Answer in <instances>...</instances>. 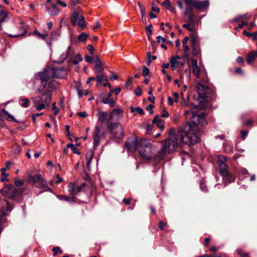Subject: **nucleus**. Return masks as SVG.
Returning <instances> with one entry per match:
<instances>
[{
	"label": "nucleus",
	"mask_w": 257,
	"mask_h": 257,
	"mask_svg": "<svg viewBox=\"0 0 257 257\" xmlns=\"http://www.w3.org/2000/svg\"><path fill=\"white\" fill-rule=\"evenodd\" d=\"M198 128L196 123L187 122L182 127L179 128L177 134L174 136L173 135L175 130L173 128H171L169 134L172 136L166 140L162 141V148L155 155V160H163L167 154L175 151L182 144L191 146L199 143L200 140L197 134L198 132Z\"/></svg>",
	"instance_id": "f257e3e1"
},
{
	"label": "nucleus",
	"mask_w": 257,
	"mask_h": 257,
	"mask_svg": "<svg viewBox=\"0 0 257 257\" xmlns=\"http://www.w3.org/2000/svg\"><path fill=\"white\" fill-rule=\"evenodd\" d=\"M139 153L140 156L146 160H149L152 155V147L146 140H140V148Z\"/></svg>",
	"instance_id": "f03ea898"
},
{
	"label": "nucleus",
	"mask_w": 257,
	"mask_h": 257,
	"mask_svg": "<svg viewBox=\"0 0 257 257\" xmlns=\"http://www.w3.org/2000/svg\"><path fill=\"white\" fill-rule=\"evenodd\" d=\"M107 126L110 130L111 137L118 140L123 138L124 136L123 128L119 123H107Z\"/></svg>",
	"instance_id": "7ed1b4c3"
},
{
	"label": "nucleus",
	"mask_w": 257,
	"mask_h": 257,
	"mask_svg": "<svg viewBox=\"0 0 257 257\" xmlns=\"http://www.w3.org/2000/svg\"><path fill=\"white\" fill-rule=\"evenodd\" d=\"M217 164L219 166V174L223 177V179L230 183L234 182L235 180L234 177L228 172L227 165L221 160L218 161Z\"/></svg>",
	"instance_id": "20e7f679"
},
{
	"label": "nucleus",
	"mask_w": 257,
	"mask_h": 257,
	"mask_svg": "<svg viewBox=\"0 0 257 257\" xmlns=\"http://www.w3.org/2000/svg\"><path fill=\"white\" fill-rule=\"evenodd\" d=\"M27 181L29 183L32 184L37 188H45L47 187V182L39 174L35 176L29 175Z\"/></svg>",
	"instance_id": "39448f33"
},
{
	"label": "nucleus",
	"mask_w": 257,
	"mask_h": 257,
	"mask_svg": "<svg viewBox=\"0 0 257 257\" xmlns=\"http://www.w3.org/2000/svg\"><path fill=\"white\" fill-rule=\"evenodd\" d=\"M71 22L73 26L77 25L81 29L86 27L84 16L79 15L77 11H74L71 17Z\"/></svg>",
	"instance_id": "423d86ee"
},
{
	"label": "nucleus",
	"mask_w": 257,
	"mask_h": 257,
	"mask_svg": "<svg viewBox=\"0 0 257 257\" xmlns=\"http://www.w3.org/2000/svg\"><path fill=\"white\" fill-rule=\"evenodd\" d=\"M125 147L126 149L132 152H135L137 149L139 150L140 148V140L138 141L136 138L129 139L125 142Z\"/></svg>",
	"instance_id": "0eeeda50"
},
{
	"label": "nucleus",
	"mask_w": 257,
	"mask_h": 257,
	"mask_svg": "<svg viewBox=\"0 0 257 257\" xmlns=\"http://www.w3.org/2000/svg\"><path fill=\"white\" fill-rule=\"evenodd\" d=\"M48 74H50L49 70H48L43 72H39L35 76V80L40 81L42 85V86H43V88L45 87L47 80L50 79L48 78Z\"/></svg>",
	"instance_id": "6e6552de"
},
{
	"label": "nucleus",
	"mask_w": 257,
	"mask_h": 257,
	"mask_svg": "<svg viewBox=\"0 0 257 257\" xmlns=\"http://www.w3.org/2000/svg\"><path fill=\"white\" fill-rule=\"evenodd\" d=\"M123 115L122 110L120 108L114 109L109 116L108 123L111 120H119Z\"/></svg>",
	"instance_id": "1a4fd4ad"
},
{
	"label": "nucleus",
	"mask_w": 257,
	"mask_h": 257,
	"mask_svg": "<svg viewBox=\"0 0 257 257\" xmlns=\"http://www.w3.org/2000/svg\"><path fill=\"white\" fill-rule=\"evenodd\" d=\"M196 90L198 94L202 98L208 97L207 94L210 91L208 87L205 85H202L200 83H198L196 86Z\"/></svg>",
	"instance_id": "9d476101"
},
{
	"label": "nucleus",
	"mask_w": 257,
	"mask_h": 257,
	"mask_svg": "<svg viewBox=\"0 0 257 257\" xmlns=\"http://www.w3.org/2000/svg\"><path fill=\"white\" fill-rule=\"evenodd\" d=\"M51 95L49 93L43 94L40 97L35 98L34 99L35 105H38L39 102L45 103L46 105H49L50 102Z\"/></svg>",
	"instance_id": "9b49d317"
},
{
	"label": "nucleus",
	"mask_w": 257,
	"mask_h": 257,
	"mask_svg": "<svg viewBox=\"0 0 257 257\" xmlns=\"http://www.w3.org/2000/svg\"><path fill=\"white\" fill-rule=\"evenodd\" d=\"M191 66L192 72L197 78H200L201 70L198 65L197 60L195 59H191Z\"/></svg>",
	"instance_id": "f8f14e48"
},
{
	"label": "nucleus",
	"mask_w": 257,
	"mask_h": 257,
	"mask_svg": "<svg viewBox=\"0 0 257 257\" xmlns=\"http://www.w3.org/2000/svg\"><path fill=\"white\" fill-rule=\"evenodd\" d=\"M70 49L71 47L69 46L59 52V57L58 60L57 61L58 63L63 62L68 57L69 54L70 53Z\"/></svg>",
	"instance_id": "ddd939ff"
},
{
	"label": "nucleus",
	"mask_w": 257,
	"mask_h": 257,
	"mask_svg": "<svg viewBox=\"0 0 257 257\" xmlns=\"http://www.w3.org/2000/svg\"><path fill=\"white\" fill-rule=\"evenodd\" d=\"M46 8L49 15L52 16H56L60 12V10L54 4H51L50 6L47 7Z\"/></svg>",
	"instance_id": "4468645a"
},
{
	"label": "nucleus",
	"mask_w": 257,
	"mask_h": 257,
	"mask_svg": "<svg viewBox=\"0 0 257 257\" xmlns=\"http://www.w3.org/2000/svg\"><path fill=\"white\" fill-rule=\"evenodd\" d=\"M104 66L101 63L100 59L98 56H95V66L94 69L96 71L97 73H101L103 71Z\"/></svg>",
	"instance_id": "2eb2a0df"
},
{
	"label": "nucleus",
	"mask_w": 257,
	"mask_h": 257,
	"mask_svg": "<svg viewBox=\"0 0 257 257\" xmlns=\"http://www.w3.org/2000/svg\"><path fill=\"white\" fill-rule=\"evenodd\" d=\"M50 74H48L49 78H61V73L63 71L62 69H59L55 68H52L48 70Z\"/></svg>",
	"instance_id": "dca6fc26"
},
{
	"label": "nucleus",
	"mask_w": 257,
	"mask_h": 257,
	"mask_svg": "<svg viewBox=\"0 0 257 257\" xmlns=\"http://www.w3.org/2000/svg\"><path fill=\"white\" fill-rule=\"evenodd\" d=\"M100 130L98 127H95V132L93 135V148L95 150L96 149L100 143V136H99Z\"/></svg>",
	"instance_id": "f3484780"
},
{
	"label": "nucleus",
	"mask_w": 257,
	"mask_h": 257,
	"mask_svg": "<svg viewBox=\"0 0 257 257\" xmlns=\"http://www.w3.org/2000/svg\"><path fill=\"white\" fill-rule=\"evenodd\" d=\"M209 5L208 1H200L198 0H194L192 6H194L197 9H201L207 7Z\"/></svg>",
	"instance_id": "a211bd4d"
},
{
	"label": "nucleus",
	"mask_w": 257,
	"mask_h": 257,
	"mask_svg": "<svg viewBox=\"0 0 257 257\" xmlns=\"http://www.w3.org/2000/svg\"><path fill=\"white\" fill-rule=\"evenodd\" d=\"M152 123L156 125L158 128H159L161 131H163L164 129V122L162 121L161 119L159 118V116L158 115H156Z\"/></svg>",
	"instance_id": "6ab92c4d"
},
{
	"label": "nucleus",
	"mask_w": 257,
	"mask_h": 257,
	"mask_svg": "<svg viewBox=\"0 0 257 257\" xmlns=\"http://www.w3.org/2000/svg\"><path fill=\"white\" fill-rule=\"evenodd\" d=\"M13 189L14 186L12 184L5 185L0 192L3 196L8 197Z\"/></svg>",
	"instance_id": "aec40b11"
},
{
	"label": "nucleus",
	"mask_w": 257,
	"mask_h": 257,
	"mask_svg": "<svg viewBox=\"0 0 257 257\" xmlns=\"http://www.w3.org/2000/svg\"><path fill=\"white\" fill-rule=\"evenodd\" d=\"M111 92H109L107 96L102 99V101L104 104H108L110 107H113L115 105V101L113 99H111Z\"/></svg>",
	"instance_id": "412c9836"
},
{
	"label": "nucleus",
	"mask_w": 257,
	"mask_h": 257,
	"mask_svg": "<svg viewBox=\"0 0 257 257\" xmlns=\"http://www.w3.org/2000/svg\"><path fill=\"white\" fill-rule=\"evenodd\" d=\"M180 59L181 57L177 55L171 58L170 60V64L172 70H174L177 68L178 65L179 64L178 60Z\"/></svg>",
	"instance_id": "4be33fe9"
},
{
	"label": "nucleus",
	"mask_w": 257,
	"mask_h": 257,
	"mask_svg": "<svg viewBox=\"0 0 257 257\" xmlns=\"http://www.w3.org/2000/svg\"><path fill=\"white\" fill-rule=\"evenodd\" d=\"M93 156L94 152L92 151H88L85 155V158L86 160V166L88 170H90V164Z\"/></svg>",
	"instance_id": "5701e85b"
},
{
	"label": "nucleus",
	"mask_w": 257,
	"mask_h": 257,
	"mask_svg": "<svg viewBox=\"0 0 257 257\" xmlns=\"http://www.w3.org/2000/svg\"><path fill=\"white\" fill-rule=\"evenodd\" d=\"M19 32L16 34V35H10V36L11 38H17L19 37L24 34H25L27 30L26 28L24 26V24L22 22H21V25L20 26L19 28Z\"/></svg>",
	"instance_id": "b1692460"
},
{
	"label": "nucleus",
	"mask_w": 257,
	"mask_h": 257,
	"mask_svg": "<svg viewBox=\"0 0 257 257\" xmlns=\"http://www.w3.org/2000/svg\"><path fill=\"white\" fill-rule=\"evenodd\" d=\"M255 58H257V51H253L249 53L246 56V61L248 64L254 61Z\"/></svg>",
	"instance_id": "393cba45"
},
{
	"label": "nucleus",
	"mask_w": 257,
	"mask_h": 257,
	"mask_svg": "<svg viewBox=\"0 0 257 257\" xmlns=\"http://www.w3.org/2000/svg\"><path fill=\"white\" fill-rule=\"evenodd\" d=\"M23 191L20 189H13L9 194L8 198L11 199H15L18 195L22 193Z\"/></svg>",
	"instance_id": "a878e982"
},
{
	"label": "nucleus",
	"mask_w": 257,
	"mask_h": 257,
	"mask_svg": "<svg viewBox=\"0 0 257 257\" xmlns=\"http://www.w3.org/2000/svg\"><path fill=\"white\" fill-rule=\"evenodd\" d=\"M250 17H251V16L247 14L239 15L237 17H235L233 19V22H240V21H241V20H243V21L248 20L250 18Z\"/></svg>",
	"instance_id": "bb28decb"
},
{
	"label": "nucleus",
	"mask_w": 257,
	"mask_h": 257,
	"mask_svg": "<svg viewBox=\"0 0 257 257\" xmlns=\"http://www.w3.org/2000/svg\"><path fill=\"white\" fill-rule=\"evenodd\" d=\"M195 18V16L193 15H190L185 19V21L187 22V23L194 25Z\"/></svg>",
	"instance_id": "cd10ccee"
},
{
	"label": "nucleus",
	"mask_w": 257,
	"mask_h": 257,
	"mask_svg": "<svg viewBox=\"0 0 257 257\" xmlns=\"http://www.w3.org/2000/svg\"><path fill=\"white\" fill-rule=\"evenodd\" d=\"M68 190L70 194H75V184L74 183H70L68 184Z\"/></svg>",
	"instance_id": "c85d7f7f"
},
{
	"label": "nucleus",
	"mask_w": 257,
	"mask_h": 257,
	"mask_svg": "<svg viewBox=\"0 0 257 257\" xmlns=\"http://www.w3.org/2000/svg\"><path fill=\"white\" fill-rule=\"evenodd\" d=\"M97 82L98 84L101 83L103 81H107V78L103 75H99L96 76Z\"/></svg>",
	"instance_id": "c756f323"
},
{
	"label": "nucleus",
	"mask_w": 257,
	"mask_h": 257,
	"mask_svg": "<svg viewBox=\"0 0 257 257\" xmlns=\"http://www.w3.org/2000/svg\"><path fill=\"white\" fill-rule=\"evenodd\" d=\"M88 37V34L85 33H82L78 36L77 38L79 41L80 42H85L86 40Z\"/></svg>",
	"instance_id": "7c9ffc66"
},
{
	"label": "nucleus",
	"mask_w": 257,
	"mask_h": 257,
	"mask_svg": "<svg viewBox=\"0 0 257 257\" xmlns=\"http://www.w3.org/2000/svg\"><path fill=\"white\" fill-rule=\"evenodd\" d=\"M131 111L132 113H134L137 111L140 114H143L144 113V110L140 107L135 108L134 107H131Z\"/></svg>",
	"instance_id": "2f4dec72"
},
{
	"label": "nucleus",
	"mask_w": 257,
	"mask_h": 257,
	"mask_svg": "<svg viewBox=\"0 0 257 257\" xmlns=\"http://www.w3.org/2000/svg\"><path fill=\"white\" fill-rule=\"evenodd\" d=\"M183 100H182L181 102V104L182 107L187 106L191 109L193 108L192 104H189L188 100H185L184 98H183ZM187 99H188V97H187Z\"/></svg>",
	"instance_id": "473e14b6"
},
{
	"label": "nucleus",
	"mask_w": 257,
	"mask_h": 257,
	"mask_svg": "<svg viewBox=\"0 0 257 257\" xmlns=\"http://www.w3.org/2000/svg\"><path fill=\"white\" fill-rule=\"evenodd\" d=\"M162 5L170 11H173V9L169 3V0H165V1L162 3Z\"/></svg>",
	"instance_id": "72a5a7b5"
},
{
	"label": "nucleus",
	"mask_w": 257,
	"mask_h": 257,
	"mask_svg": "<svg viewBox=\"0 0 257 257\" xmlns=\"http://www.w3.org/2000/svg\"><path fill=\"white\" fill-rule=\"evenodd\" d=\"M107 116V112L106 111H103L99 114L98 117V120L101 122L105 121Z\"/></svg>",
	"instance_id": "f704fd0d"
},
{
	"label": "nucleus",
	"mask_w": 257,
	"mask_h": 257,
	"mask_svg": "<svg viewBox=\"0 0 257 257\" xmlns=\"http://www.w3.org/2000/svg\"><path fill=\"white\" fill-rule=\"evenodd\" d=\"M34 33L36 35H37V36H38L39 37L41 38L43 40H45L48 36V34L47 33L41 34L37 30L35 31Z\"/></svg>",
	"instance_id": "c9c22d12"
},
{
	"label": "nucleus",
	"mask_w": 257,
	"mask_h": 257,
	"mask_svg": "<svg viewBox=\"0 0 257 257\" xmlns=\"http://www.w3.org/2000/svg\"><path fill=\"white\" fill-rule=\"evenodd\" d=\"M67 147L68 148H71V150L73 151L74 153L80 154V152L77 150V149L72 144H67Z\"/></svg>",
	"instance_id": "e433bc0d"
},
{
	"label": "nucleus",
	"mask_w": 257,
	"mask_h": 257,
	"mask_svg": "<svg viewBox=\"0 0 257 257\" xmlns=\"http://www.w3.org/2000/svg\"><path fill=\"white\" fill-rule=\"evenodd\" d=\"M193 26L194 25H191L190 24L186 23V24H184L183 25V27L184 28H186L189 31H192L193 30V29H194Z\"/></svg>",
	"instance_id": "4c0bfd02"
},
{
	"label": "nucleus",
	"mask_w": 257,
	"mask_h": 257,
	"mask_svg": "<svg viewBox=\"0 0 257 257\" xmlns=\"http://www.w3.org/2000/svg\"><path fill=\"white\" fill-rule=\"evenodd\" d=\"M54 255H56L58 253H62V251L59 246H56L53 248Z\"/></svg>",
	"instance_id": "58836bf2"
},
{
	"label": "nucleus",
	"mask_w": 257,
	"mask_h": 257,
	"mask_svg": "<svg viewBox=\"0 0 257 257\" xmlns=\"http://www.w3.org/2000/svg\"><path fill=\"white\" fill-rule=\"evenodd\" d=\"M200 187L202 191L204 192L207 191V188L205 184L204 180L202 179L200 182Z\"/></svg>",
	"instance_id": "ea45409f"
},
{
	"label": "nucleus",
	"mask_w": 257,
	"mask_h": 257,
	"mask_svg": "<svg viewBox=\"0 0 257 257\" xmlns=\"http://www.w3.org/2000/svg\"><path fill=\"white\" fill-rule=\"evenodd\" d=\"M4 201L7 203V208L6 210L5 211H6L7 213L8 211H11L13 209V206L12 205H11L7 200H4Z\"/></svg>",
	"instance_id": "a19ab883"
},
{
	"label": "nucleus",
	"mask_w": 257,
	"mask_h": 257,
	"mask_svg": "<svg viewBox=\"0 0 257 257\" xmlns=\"http://www.w3.org/2000/svg\"><path fill=\"white\" fill-rule=\"evenodd\" d=\"M15 184L18 187L22 186L24 184V182L18 178H16L15 180Z\"/></svg>",
	"instance_id": "79ce46f5"
},
{
	"label": "nucleus",
	"mask_w": 257,
	"mask_h": 257,
	"mask_svg": "<svg viewBox=\"0 0 257 257\" xmlns=\"http://www.w3.org/2000/svg\"><path fill=\"white\" fill-rule=\"evenodd\" d=\"M150 73V70L149 68H148L146 66H144L143 67V75L144 76H147L149 75Z\"/></svg>",
	"instance_id": "37998d69"
},
{
	"label": "nucleus",
	"mask_w": 257,
	"mask_h": 257,
	"mask_svg": "<svg viewBox=\"0 0 257 257\" xmlns=\"http://www.w3.org/2000/svg\"><path fill=\"white\" fill-rule=\"evenodd\" d=\"M40 104L38 105V106H37V110L38 111H40L42 109H44L46 105L45 103H43V102H40Z\"/></svg>",
	"instance_id": "c03bdc74"
},
{
	"label": "nucleus",
	"mask_w": 257,
	"mask_h": 257,
	"mask_svg": "<svg viewBox=\"0 0 257 257\" xmlns=\"http://www.w3.org/2000/svg\"><path fill=\"white\" fill-rule=\"evenodd\" d=\"M85 60L87 62L91 63L94 60H95V57H92L90 56L87 55L85 57Z\"/></svg>",
	"instance_id": "a18cd8bd"
},
{
	"label": "nucleus",
	"mask_w": 257,
	"mask_h": 257,
	"mask_svg": "<svg viewBox=\"0 0 257 257\" xmlns=\"http://www.w3.org/2000/svg\"><path fill=\"white\" fill-rule=\"evenodd\" d=\"M183 49L185 52L184 57H187L188 56V51L189 50V47L187 45H183Z\"/></svg>",
	"instance_id": "49530a36"
},
{
	"label": "nucleus",
	"mask_w": 257,
	"mask_h": 257,
	"mask_svg": "<svg viewBox=\"0 0 257 257\" xmlns=\"http://www.w3.org/2000/svg\"><path fill=\"white\" fill-rule=\"evenodd\" d=\"M87 49L91 55L94 54V49L91 44L87 45Z\"/></svg>",
	"instance_id": "de8ad7c7"
},
{
	"label": "nucleus",
	"mask_w": 257,
	"mask_h": 257,
	"mask_svg": "<svg viewBox=\"0 0 257 257\" xmlns=\"http://www.w3.org/2000/svg\"><path fill=\"white\" fill-rule=\"evenodd\" d=\"M198 119L199 121V123L202 122V123L204 121V122H206L205 118L204 117V115L203 114L197 115Z\"/></svg>",
	"instance_id": "09e8293b"
},
{
	"label": "nucleus",
	"mask_w": 257,
	"mask_h": 257,
	"mask_svg": "<svg viewBox=\"0 0 257 257\" xmlns=\"http://www.w3.org/2000/svg\"><path fill=\"white\" fill-rule=\"evenodd\" d=\"M56 4L57 5L61 6L64 8H65L67 7V5L65 2H62L61 0H57L56 1Z\"/></svg>",
	"instance_id": "8fccbe9b"
},
{
	"label": "nucleus",
	"mask_w": 257,
	"mask_h": 257,
	"mask_svg": "<svg viewBox=\"0 0 257 257\" xmlns=\"http://www.w3.org/2000/svg\"><path fill=\"white\" fill-rule=\"evenodd\" d=\"M22 100L24 101V102L22 104V106L25 107H27L29 105V100L27 98L22 99Z\"/></svg>",
	"instance_id": "3c124183"
},
{
	"label": "nucleus",
	"mask_w": 257,
	"mask_h": 257,
	"mask_svg": "<svg viewBox=\"0 0 257 257\" xmlns=\"http://www.w3.org/2000/svg\"><path fill=\"white\" fill-rule=\"evenodd\" d=\"M146 31L148 32V35H153V31L152 30V25H150L146 28Z\"/></svg>",
	"instance_id": "603ef678"
},
{
	"label": "nucleus",
	"mask_w": 257,
	"mask_h": 257,
	"mask_svg": "<svg viewBox=\"0 0 257 257\" xmlns=\"http://www.w3.org/2000/svg\"><path fill=\"white\" fill-rule=\"evenodd\" d=\"M138 5L140 8L142 18H143L144 17H145V8L141 5V4L140 3H138Z\"/></svg>",
	"instance_id": "864d4df0"
},
{
	"label": "nucleus",
	"mask_w": 257,
	"mask_h": 257,
	"mask_svg": "<svg viewBox=\"0 0 257 257\" xmlns=\"http://www.w3.org/2000/svg\"><path fill=\"white\" fill-rule=\"evenodd\" d=\"M53 110L54 111V115H56L59 112V109L56 106V102L53 103Z\"/></svg>",
	"instance_id": "5fc2aeb1"
},
{
	"label": "nucleus",
	"mask_w": 257,
	"mask_h": 257,
	"mask_svg": "<svg viewBox=\"0 0 257 257\" xmlns=\"http://www.w3.org/2000/svg\"><path fill=\"white\" fill-rule=\"evenodd\" d=\"M241 23L238 24V28L241 29L244 26L247 25V23L243 20L240 21Z\"/></svg>",
	"instance_id": "6e6d98bb"
},
{
	"label": "nucleus",
	"mask_w": 257,
	"mask_h": 257,
	"mask_svg": "<svg viewBox=\"0 0 257 257\" xmlns=\"http://www.w3.org/2000/svg\"><path fill=\"white\" fill-rule=\"evenodd\" d=\"M78 116L80 117L84 118L87 116V113L85 111L79 112L77 113Z\"/></svg>",
	"instance_id": "4d7b16f0"
},
{
	"label": "nucleus",
	"mask_w": 257,
	"mask_h": 257,
	"mask_svg": "<svg viewBox=\"0 0 257 257\" xmlns=\"http://www.w3.org/2000/svg\"><path fill=\"white\" fill-rule=\"evenodd\" d=\"M157 42L158 43H161V42L163 43H165L166 42V39L162 37L161 36H159L157 37Z\"/></svg>",
	"instance_id": "13d9d810"
},
{
	"label": "nucleus",
	"mask_w": 257,
	"mask_h": 257,
	"mask_svg": "<svg viewBox=\"0 0 257 257\" xmlns=\"http://www.w3.org/2000/svg\"><path fill=\"white\" fill-rule=\"evenodd\" d=\"M58 198L61 200L68 201L69 200V198L65 195H60L58 196Z\"/></svg>",
	"instance_id": "bf43d9fd"
},
{
	"label": "nucleus",
	"mask_w": 257,
	"mask_h": 257,
	"mask_svg": "<svg viewBox=\"0 0 257 257\" xmlns=\"http://www.w3.org/2000/svg\"><path fill=\"white\" fill-rule=\"evenodd\" d=\"M185 15H192V9L189 8H186L185 12Z\"/></svg>",
	"instance_id": "052dcab7"
},
{
	"label": "nucleus",
	"mask_w": 257,
	"mask_h": 257,
	"mask_svg": "<svg viewBox=\"0 0 257 257\" xmlns=\"http://www.w3.org/2000/svg\"><path fill=\"white\" fill-rule=\"evenodd\" d=\"M135 94L137 96H140L142 94V90L140 87H138L135 90Z\"/></svg>",
	"instance_id": "680f3d73"
},
{
	"label": "nucleus",
	"mask_w": 257,
	"mask_h": 257,
	"mask_svg": "<svg viewBox=\"0 0 257 257\" xmlns=\"http://www.w3.org/2000/svg\"><path fill=\"white\" fill-rule=\"evenodd\" d=\"M8 174L2 175V177L1 179V180L3 182H5V181H8V179L7 178Z\"/></svg>",
	"instance_id": "e2e57ef3"
},
{
	"label": "nucleus",
	"mask_w": 257,
	"mask_h": 257,
	"mask_svg": "<svg viewBox=\"0 0 257 257\" xmlns=\"http://www.w3.org/2000/svg\"><path fill=\"white\" fill-rule=\"evenodd\" d=\"M169 113L166 110H163L162 111L161 116L163 117H168L169 116Z\"/></svg>",
	"instance_id": "0e129e2a"
},
{
	"label": "nucleus",
	"mask_w": 257,
	"mask_h": 257,
	"mask_svg": "<svg viewBox=\"0 0 257 257\" xmlns=\"http://www.w3.org/2000/svg\"><path fill=\"white\" fill-rule=\"evenodd\" d=\"M241 138L242 139H245V137L247 136L248 134V132L246 131H242L241 132Z\"/></svg>",
	"instance_id": "69168bd1"
},
{
	"label": "nucleus",
	"mask_w": 257,
	"mask_h": 257,
	"mask_svg": "<svg viewBox=\"0 0 257 257\" xmlns=\"http://www.w3.org/2000/svg\"><path fill=\"white\" fill-rule=\"evenodd\" d=\"M154 107V106L153 104H150L147 107L146 109L150 111V113H152Z\"/></svg>",
	"instance_id": "338daca9"
},
{
	"label": "nucleus",
	"mask_w": 257,
	"mask_h": 257,
	"mask_svg": "<svg viewBox=\"0 0 257 257\" xmlns=\"http://www.w3.org/2000/svg\"><path fill=\"white\" fill-rule=\"evenodd\" d=\"M173 97H174V98L175 99V101L176 102H178V101H179V94H178V93H177V92H174V93H173Z\"/></svg>",
	"instance_id": "774afa93"
}]
</instances>
